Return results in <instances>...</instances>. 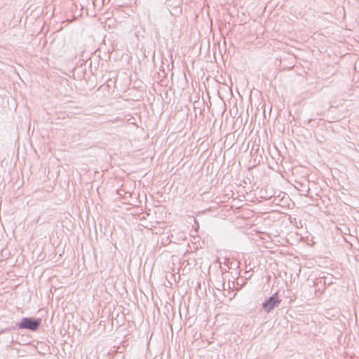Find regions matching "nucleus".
<instances>
[{
	"instance_id": "nucleus-8",
	"label": "nucleus",
	"mask_w": 359,
	"mask_h": 359,
	"mask_svg": "<svg viewBox=\"0 0 359 359\" xmlns=\"http://www.w3.org/2000/svg\"><path fill=\"white\" fill-rule=\"evenodd\" d=\"M323 262H324L325 264H327V261H323Z\"/></svg>"
},
{
	"instance_id": "nucleus-1",
	"label": "nucleus",
	"mask_w": 359,
	"mask_h": 359,
	"mask_svg": "<svg viewBox=\"0 0 359 359\" xmlns=\"http://www.w3.org/2000/svg\"><path fill=\"white\" fill-rule=\"evenodd\" d=\"M41 324V318L34 317H24L16 324L11 327V330L26 329L32 332L36 331Z\"/></svg>"
},
{
	"instance_id": "nucleus-3",
	"label": "nucleus",
	"mask_w": 359,
	"mask_h": 359,
	"mask_svg": "<svg viewBox=\"0 0 359 359\" xmlns=\"http://www.w3.org/2000/svg\"><path fill=\"white\" fill-rule=\"evenodd\" d=\"M225 262L224 264L228 266L229 269H234L238 267L239 264L238 262L236 261H230L229 259L224 258Z\"/></svg>"
},
{
	"instance_id": "nucleus-4",
	"label": "nucleus",
	"mask_w": 359,
	"mask_h": 359,
	"mask_svg": "<svg viewBox=\"0 0 359 359\" xmlns=\"http://www.w3.org/2000/svg\"><path fill=\"white\" fill-rule=\"evenodd\" d=\"M323 283H325V278L324 276H320V275H319L318 278H316V280H318L320 283L323 282Z\"/></svg>"
},
{
	"instance_id": "nucleus-2",
	"label": "nucleus",
	"mask_w": 359,
	"mask_h": 359,
	"mask_svg": "<svg viewBox=\"0 0 359 359\" xmlns=\"http://www.w3.org/2000/svg\"><path fill=\"white\" fill-rule=\"evenodd\" d=\"M281 299L279 298L278 292L273 294L267 298L262 304V306L264 311L269 313L273 309L279 306Z\"/></svg>"
},
{
	"instance_id": "nucleus-5",
	"label": "nucleus",
	"mask_w": 359,
	"mask_h": 359,
	"mask_svg": "<svg viewBox=\"0 0 359 359\" xmlns=\"http://www.w3.org/2000/svg\"><path fill=\"white\" fill-rule=\"evenodd\" d=\"M245 278L246 279L250 278L252 276V273H250V270L245 271Z\"/></svg>"
},
{
	"instance_id": "nucleus-7",
	"label": "nucleus",
	"mask_w": 359,
	"mask_h": 359,
	"mask_svg": "<svg viewBox=\"0 0 359 359\" xmlns=\"http://www.w3.org/2000/svg\"><path fill=\"white\" fill-rule=\"evenodd\" d=\"M222 287H223V290H225V283H222Z\"/></svg>"
},
{
	"instance_id": "nucleus-9",
	"label": "nucleus",
	"mask_w": 359,
	"mask_h": 359,
	"mask_svg": "<svg viewBox=\"0 0 359 359\" xmlns=\"http://www.w3.org/2000/svg\"><path fill=\"white\" fill-rule=\"evenodd\" d=\"M0 359H1V358H0Z\"/></svg>"
},
{
	"instance_id": "nucleus-6",
	"label": "nucleus",
	"mask_w": 359,
	"mask_h": 359,
	"mask_svg": "<svg viewBox=\"0 0 359 359\" xmlns=\"http://www.w3.org/2000/svg\"><path fill=\"white\" fill-rule=\"evenodd\" d=\"M11 330V328H10V327H7V328H5L4 330H1L0 331V334H1V333H2V332H4L9 331V330Z\"/></svg>"
}]
</instances>
